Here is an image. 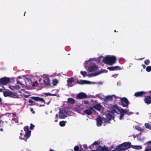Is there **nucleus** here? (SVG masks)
<instances>
[{
    "label": "nucleus",
    "instance_id": "1",
    "mask_svg": "<svg viewBox=\"0 0 151 151\" xmlns=\"http://www.w3.org/2000/svg\"><path fill=\"white\" fill-rule=\"evenodd\" d=\"M22 79L23 80L18 81L17 85L15 86H9V88L12 90H14L19 89L21 87H22L24 84H25V85L28 86L30 85L31 82L29 76H25L23 77Z\"/></svg>",
    "mask_w": 151,
    "mask_h": 151
},
{
    "label": "nucleus",
    "instance_id": "2",
    "mask_svg": "<svg viewBox=\"0 0 151 151\" xmlns=\"http://www.w3.org/2000/svg\"><path fill=\"white\" fill-rule=\"evenodd\" d=\"M112 111L113 112H115L116 113H118L119 112H121L120 115V116L119 119L121 120L122 117L124 116L125 114H127L128 115H130L132 114L131 112H129L127 110H124L122 109L121 111H120L119 109L117 107L116 105H115L112 107Z\"/></svg>",
    "mask_w": 151,
    "mask_h": 151
},
{
    "label": "nucleus",
    "instance_id": "3",
    "mask_svg": "<svg viewBox=\"0 0 151 151\" xmlns=\"http://www.w3.org/2000/svg\"><path fill=\"white\" fill-rule=\"evenodd\" d=\"M116 60V58L114 56L108 55L103 58V61L106 64L112 65L115 63Z\"/></svg>",
    "mask_w": 151,
    "mask_h": 151
},
{
    "label": "nucleus",
    "instance_id": "4",
    "mask_svg": "<svg viewBox=\"0 0 151 151\" xmlns=\"http://www.w3.org/2000/svg\"><path fill=\"white\" fill-rule=\"evenodd\" d=\"M91 60H92L90 59L89 60L85 62L84 63L85 68L86 69H87L90 72L95 71L98 68V67L96 66H91L88 67V69H87L86 68V65L88 63H89V64H91Z\"/></svg>",
    "mask_w": 151,
    "mask_h": 151
},
{
    "label": "nucleus",
    "instance_id": "5",
    "mask_svg": "<svg viewBox=\"0 0 151 151\" xmlns=\"http://www.w3.org/2000/svg\"><path fill=\"white\" fill-rule=\"evenodd\" d=\"M131 147V144L129 142H124L120 145L118 147L120 151L125 150Z\"/></svg>",
    "mask_w": 151,
    "mask_h": 151
},
{
    "label": "nucleus",
    "instance_id": "6",
    "mask_svg": "<svg viewBox=\"0 0 151 151\" xmlns=\"http://www.w3.org/2000/svg\"><path fill=\"white\" fill-rule=\"evenodd\" d=\"M52 76H50L46 74H44L43 75L42 77L43 79V82L44 84L45 85H48L50 84V80L49 78V77H51Z\"/></svg>",
    "mask_w": 151,
    "mask_h": 151
},
{
    "label": "nucleus",
    "instance_id": "7",
    "mask_svg": "<svg viewBox=\"0 0 151 151\" xmlns=\"http://www.w3.org/2000/svg\"><path fill=\"white\" fill-rule=\"evenodd\" d=\"M67 112L65 109H60L59 117L60 119H64L67 117Z\"/></svg>",
    "mask_w": 151,
    "mask_h": 151
},
{
    "label": "nucleus",
    "instance_id": "8",
    "mask_svg": "<svg viewBox=\"0 0 151 151\" xmlns=\"http://www.w3.org/2000/svg\"><path fill=\"white\" fill-rule=\"evenodd\" d=\"M103 121L106 123H109V121L105 119L103 117H99L97 119V125L98 126H100L102 124Z\"/></svg>",
    "mask_w": 151,
    "mask_h": 151
},
{
    "label": "nucleus",
    "instance_id": "9",
    "mask_svg": "<svg viewBox=\"0 0 151 151\" xmlns=\"http://www.w3.org/2000/svg\"><path fill=\"white\" fill-rule=\"evenodd\" d=\"M10 81V79L7 78H3L0 79V84L5 85Z\"/></svg>",
    "mask_w": 151,
    "mask_h": 151
},
{
    "label": "nucleus",
    "instance_id": "10",
    "mask_svg": "<svg viewBox=\"0 0 151 151\" xmlns=\"http://www.w3.org/2000/svg\"><path fill=\"white\" fill-rule=\"evenodd\" d=\"M77 83L80 84H91L95 83V82H92L89 81H88L84 80H78L77 81Z\"/></svg>",
    "mask_w": 151,
    "mask_h": 151
},
{
    "label": "nucleus",
    "instance_id": "11",
    "mask_svg": "<svg viewBox=\"0 0 151 151\" xmlns=\"http://www.w3.org/2000/svg\"><path fill=\"white\" fill-rule=\"evenodd\" d=\"M107 70H102L98 73H93L90 75H88V76L89 77H92V76H96L98 75H99L101 73H107Z\"/></svg>",
    "mask_w": 151,
    "mask_h": 151
},
{
    "label": "nucleus",
    "instance_id": "12",
    "mask_svg": "<svg viewBox=\"0 0 151 151\" xmlns=\"http://www.w3.org/2000/svg\"><path fill=\"white\" fill-rule=\"evenodd\" d=\"M122 106L123 107L127 106L128 105V101L125 98H121Z\"/></svg>",
    "mask_w": 151,
    "mask_h": 151
},
{
    "label": "nucleus",
    "instance_id": "13",
    "mask_svg": "<svg viewBox=\"0 0 151 151\" xmlns=\"http://www.w3.org/2000/svg\"><path fill=\"white\" fill-rule=\"evenodd\" d=\"M77 97L78 99H82L86 98L87 96L85 93L81 92L77 95Z\"/></svg>",
    "mask_w": 151,
    "mask_h": 151
},
{
    "label": "nucleus",
    "instance_id": "14",
    "mask_svg": "<svg viewBox=\"0 0 151 151\" xmlns=\"http://www.w3.org/2000/svg\"><path fill=\"white\" fill-rule=\"evenodd\" d=\"M31 98L36 101H40L43 102L45 104V100L42 98H40L38 97L34 96L31 97Z\"/></svg>",
    "mask_w": 151,
    "mask_h": 151
},
{
    "label": "nucleus",
    "instance_id": "15",
    "mask_svg": "<svg viewBox=\"0 0 151 151\" xmlns=\"http://www.w3.org/2000/svg\"><path fill=\"white\" fill-rule=\"evenodd\" d=\"M113 98L116 99V97L114 95L108 96L105 97V99L106 101H112Z\"/></svg>",
    "mask_w": 151,
    "mask_h": 151
},
{
    "label": "nucleus",
    "instance_id": "16",
    "mask_svg": "<svg viewBox=\"0 0 151 151\" xmlns=\"http://www.w3.org/2000/svg\"><path fill=\"white\" fill-rule=\"evenodd\" d=\"M92 108H93V111H94V109L98 111H100L102 107L100 104H98L96 105L93 107H92Z\"/></svg>",
    "mask_w": 151,
    "mask_h": 151
},
{
    "label": "nucleus",
    "instance_id": "17",
    "mask_svg": "<svg viewBox=\"0 0 151 151\" xmlns=\"http://www.w3.org/2000/svg\"><path fill=\"white\" fill-rule=\"evenodd\" d=\"M144 101L147 104L151 103V96H145Z\"/></svg>",
    "mask_w": 151,
    "mask_h": 151
},
{
    "label": "nucleus",
    "instance_id": "18",
    "mask_svg": "<svg viewBox=\"0 0 151 151\" xmlns=\"http://www.w3.org/2000/svg\"><path fill=\"white\" fill-rule=\"evenodd\" d=\"M73 81V79L72 78L68 79L67 80V85L69 87H71L74 85L72 84V83Z\"/></svg>",
    "mask_w": 151,
    "mask_h": 151
},
{
    "label": "nucleus",
    "instance_id": "19",
    "mask_svg": "<svg viewBox=\"0 0 151 151\" xmlns=\"http://www.w3.org/2000/svg\"><path fill=\"white\" fill-rule=\"evenodd\" d=\"M107 68L110 70L111 71H113L117 70H119L121 69L120 68L119 66L108 67Z\"/></svg>",
    "mask_w": 151,
    "mask_h": 151
},
{
    "label": "nucleus",
    "instance_id": "20",
    "mask_svg": "<svg viewBox=\"0 0 151 151\" xmlns=\"http://www.w3.org/2000/svg\"><path fill=\"white\" fill-rule=\"evenodd\" d=\"M10 97L17 98H18L19 96L17 93L11 92Z\"/></svg>",
    "mask_w": 151,
    "mask_h": 151
},
{
    "label": "nucleus",
    "instance_id": "21",
    "mask_svg": "<svg viewBox=\"0 0 151 151\" xmlns=\"http://www.w3.org/2000/svg\"><path fill=\"white\" fill-rule=\"evenodd\" d=\"M93 108H91L90 109L86 110L84 111V112L88 115H90L92 113Z\"/></svg>",
    "mask_w": 151,
    "mask_h": 151
},
{
    "label": "nucleus",
    "instance_id": "22",
    "mask_svg": "<svg viewBox=\"0 0 151 151\" xmlns=\"http://www.w3.org/2000/svg\"><path fill=\"white\" fill-rule=\"evenodd\" d=\"M58 83V80L56 79H55L52 80V83L53 86H56Z\"/></svg>",
    "mask_w": 151,
    "mask_h": 151
},
{
    "label": "nucleus",
    "instance_id": "23",
    "mask_svg": "<svg viewBox=\"0 0 151 151\" xmlns=\"http://www.w3.org/2000/svg\"><path fill=\"white\" fill-rule=\"evenodd\" d=\"M68 102L70 104H73L75 103V100L73 98H70L68 99Z\"/></svg>",
    "mask_w": 151,
    "mask_h": 151
},
{
    "label": "nucleus",
    "instance_id": "24",
    "mask_svg": "<svg viewBox=\"0 0 151 151\" xmlns=\"http://www.w3.org/2000/svg\"><path fill=\"white\" fill-rule=\"evenodd\" d=\"M144 93H145V92H144L143 91L137 92L136 93H135L134 95L136 97H138V96H142Z\"/></svg>",
    "mask_w": 151,
    "mask_h": 151
},
{
    "label": "nucleus",
    "instance_id": "25",
    "mask_svg": "<svg viewBox=\"0 0 151 151\" xmlns=\"http://www.w3.org/2000/svg\"><path fill=\"white\" fill-rule=\"evenodd\" d=\"M11 92L5 91L4 93V94L5 96H11Z\"/></svg>",
    "mask_w": 151,
    "mask_h": 151
},
{
    "label": "nucleus",
    "instance_id": "26",
    "mask_svg": "<svg viewBox=\"0 0 151 151\" xmlns=\"http://www.w3.org/2000/svg\"><path fill=\"white\" fill-rule=\"evenodd\" d=\"M148 147L146 149V151H151V141L148 142Z\"/></svg>",
    "mask_w": 151,
    "mask_h": 151
},
{
    "label": "nucleus",
    "instance_id": "27",
    "mask_svg": "<svg viewBox=\"0 0 151 151\" xmlns=\"http://www.w3.org/2000/svg\"><path fill=\"white\" fill-rule=\"evenodd\" d=\"M131 147H132L133 148H134L135 149L139 150L141 149L142 148V147L140 146H131Z\"/></svg>",
    "mask_w": 151,
    "mask_h": 151
},
{
    "label": "nucleus",
    "instance_id": "28",
    "mask_svg": "<svg viewBox=\"0 0 151 151\" xmlns=\"http://www.w3.org/2000/svg\"><path fill=\"white\" fill-rule=\"evenodd\" d=\"M30 133V131H28L25 132L24 136V137H26V140L29 137Z\"/></svg>",
    "mask_w": 151,
    "mask_h": 151
},
{
    "label": "nucleus",
    "instance_id": "29",
    "mask_svg": "<svg viewBox=\"0 0 151 151\" xmlns=\"http://www.w3.org/2000/svg\"><path fill=\"white\" fill-rule=\"evenodd\" d=\"M66 122L64 121H61L59 123V125L61 127H63L65 126Z\"/></svg>",
    "mask_w": 151,
    "mask_h": 151
},
{
    "label": "nucleus",
    "instance_id": "30",
    "mask_svg": "<svg viewBox=\"0 0 151 151\" xmlns=\"http://www.w3.org/2000/svg\"><path fill=\"white\" fill-rule=\"evenodd\" d=\"M145 127L147 128L151 129V125L148 123H145Z\"/></svg>",
    "mask_w": 151,
    "mask_h": 151
},
{
    "label": "nucleus",
    "instance_id": "31",
    "mask_svg": "<svg viewBox=\"0 0 151 151\" xmlns=\"http://www.w3.org/2000/svg\"><path fill=\"white\" fill-rule=\"evenodd\" d=\"M81 74L83 75L84 76H86L87 75V72L86 71H81Z\"/></svg>",
    "mask_w": 151,
    "mask_h": 151
},
{
    "label": "nucleus",
    "instance_id": "32",
    "mask_svg": "<svg viewBox=\"0 0 151 151\" xmlns=\"http://www.w3.org/2000/svg\"><path fill=\"white\" fill-rule=\"evenodd\" d=\"M146 70L148 72H150L151 70V66H147L146 68Z\"/></svg>",
    "mask_w": 151,
    "mask_h": 151
},
{
    "label": "nucleus",
    "instance_id": "33",
    "mask_svg": "<svg viewBox=\"0 0 151 151\" xmlns=\"http://www.w3.org/2000/svg\"><path fill=\"white\" fill-rule=\"evenodd\" d=\"M24 130L26 132L28 131H30L29 130V127L27 126L24 127Z\"/></svg>",
    "mask_w": 151,
    "mask_h": 151
},
{
    "label": "nucleus",
    "instance_id": "34",
    "mask_svg": "<svg viewBox=\"0 0 151 151\" xmlns=\"http://www.w3.org/2000/svg\"><path fill=\"white\" fill-rule=\"evenodd\" d=\"M144 63L146 65H148L150 63V60H146L145 61Z\"/></svg>",
    "mask_w": 151,
    "mask_h": 151
},
{
    "label": "nucleus",
    "instance_id": "35",
    "mask_svg": "<svg viewBox=\"0 0 151 151\" xmlns=\"http://www.w3.org/2000/svg\"><path fill=\"white\" fill-rule=\"evenodd\" d=\"M46 96H56V94H51L50 93H45V94Z\"/></svg>",
    "mask_w": 151,
    "mask_h": 151
},
{
    "label": "nucleus",
    "instance_id": "36",
    "mask_svg": "<svg viewBox=\"0 0 151 151\" xmlns=\"http://www.w3.org/2000/svg\"><path fill=\"white\" fill-rule=\"evenodd\" d=\"M74 150L75 151H78L79 150V147L78 146H76L74 148Z\"/></svg>",
    "mask_w": 151,
    "mask_h": 151
},
{
    "label": "nucleus",
    "instance_id": "37",
    "mask_svg": "<svg viewBox=\"0 0 151 151\" xmlns=\"http://www.w3.org/2000/svg\"><path fill=\"white\" fill-rule=\"evenodd\" d=\"M100 151H108L107 149L105 148H102Z\"/></svg>",
    "mask_w": 151,
    "mask_h": 151
},
{
    "label": "nucleus",
    "instance_id": "38",
    "mask_svg": "<svg viewBox=\"0 0 151 151\" xmlns=\"http://www.w3.org/2000/svg\"><path fill=\"white\" fill-rule=\"evenodd\" d=\"M80 106H77L76 108V109L78 111H80Z\"/></svg>",
    "mask_w": 151,
    "mask_h": 151
},
{
    "label": "nucleus",
    "instance_id": "39",
    "mask_svg": "<svg viewBox=\"0 0 151 151\" xmlns=\"http://www.w3.org/2000/svg\"><path fill=\"white\" fill-rule=\"evenodd\" d=\"M29 103H30L32 104L31 105H34L33 104L34 103V101L32 100H29Z\"/></svg>",
    "mask_w": 151,
    "mask_h": 151
},
{
    "label": "nucleus",
    "instance_id": "40",
    "mask_svg": "<svg viewBox=\"0 0 151 151\" xmlns=\"http://www.w3.org/2000/svg\"><path fill=\"white\" fill-rule=\"evenodd\" d=\"M13 121H15V122L16 123H17L18 122V119H17V118H14L13 119Z\"/></svg>",
    "mask_w": 151,
    "mask_h": 151
},
{
    "label": "nucleus",
    "instance_id": "41",
    "mask_svg": "<svg viewBox=\"0 0 151 151\" xmlns=\"http://www.w3.org/2000/svg\"><path fill=\"white\" fill-rule=\"evenodd\" d=\"M98 144V142H95L91 145L90 146L91 148V147H93V146L96 145H97Z\"/></svg>",
    "mask_w": 151,
    "mask_h": 151
},
{
    "label": "nucleus",
    "instance_id": "42",
    "mask_svg": "<svg viewBox=\"0 0 151 151\" xmlns=\"http://www.w3.org/2000/svg\"><path fill=\"white\" fill-rule=\"evenodd\" d=\"M107 117L108 119H111L112 117V116L110 115H107Z\"/></svg>",
    "mask_w": 151,
    "mask_h": 151
},
{
    "label": "nucleus",
    "instance_id": "43",
    "mask_svg": "<svg viewBox=\"0 0 151 151\" xmlns=\"http://www.w3.org/2000/svg\"><path fill=\"white\" fill-rule=\"evenodd\" d=\"M32 86H37V82L34 83L32 84Z\"/></svg>",
    "mask_w": 151,
    "mask_h": 151
},
{
    "label": "nucleus",
    "instance_id": "44",
    "mask_svg": "<svg viewBox=\"0 0 151 151\" xmlns=\"http://www.w3.org/2000/svg\"><path fill=\"white\" fill-rule=\"evenodd\" d=\"M34 127V125H33L32 124H31L30 129H32Z\"/></svg>",
    "mask_w": 151,
    "mask_h": 151
},
{
    "label": "nucleus",
    "instance_id": "45",
    "mask_svg": "<svg viewBox=\"0 0 151 151\" xmlns=\"http://www.w3.org/2000/svg\"><path fill=\"white\" fill-rule=\"evenodd\" d=\"M83 103L85 104H88V102L87 101H83Z\"/></svg>",
    "mask_w": 151,
    "mask_h": 151
},
{
    "label": "nucleus",
    "instance_id": "46",
    "mask_svg": "<svg viewBox=\"0 0 151 151\" xmlns=\"http://www.w3.org/2000/svg\"><path fill=\"white\" fill-rule=\"evenodd\" d=\"M113 151H120L119 149H118V148L117 147V148H116V149H115V150H113Z\"/></svg>",
    "mask_w": 151,
    "mask_h": 151
},
{
    "label": "nucleus",
    "instance_id": "47",
    "mask_svg": "<svg viewBox=\"0 0 151 151\" xmlns=\"http://www.w3.org/2000/svg\"><path fill=\"white\" fill-rule=\"evenodd\" d=\"M30 110L31 111H32L33 113H35V112L33 111V109L32 108H31Z\"/></svg>",
    "mask_w": 151,
    "mask_h": 151
},
{
    "label": "nucleus",
    "instance_id": "48",
    "mask_svg": "<svg viewBox=\"0 0 151 151\" xmlns=\"http://www.w3.org/2000/svg\"><path fill=\"white\" fill-rule=\"evenodd\" d=\"M83 147L85 148H87V146L86 145H83Z\"/></svg>",
    "mask_w": 151,
    "mask_h": 151
},
{
    "label": "nucleus",
    "instance_id": "49",
    "mask_svg": "<svg viewBox=\"0 0 151 151\" xmlns=\"http://www.w3.org/2000/svg\"><path fill=\"white\" fill-rule=\"evenodd\" d=\"M117 76V75H115L112 76V77H114L115 78H116Z\"/></svg>",
    "mask_w": 151,
    "mask_h": 151
},
{
    "label": "nucleus",
    "instance_id": "50",
    "mask_svg": "<svg viewBox=\"0 0 151 151\" xmlns=\"http://www.w3.org/2000/svg\"><path fill=\"white\" fill-rule=\"evenodd\" d=\"M142 66H143V68H145V66L144 65H142Z\"/></svg>",
    "mask_w": 151,
    "mask_h": 151
},
{
    "label": "nucleus",
    "instance_id": "51",
    "mask_svg": "<svg viewBox=\"0 0 151 151\" xmlns=\"http://www.w3.org/2000/svg\"><path fill=\"white\" fill-rule=\"evenodd\" d=\"M56 117V118H58V114H56V116H55Z\"/></svg>",
    "mask_w": 151,
    "mask_h": 151
},
{
    "label": "nucleus",
    "instance_id": "52",
    "mask_svg": "<svg viewBox=\"0 0 151 151\" xmlns=\"http://www.w3.org/2000/svg\"><path fill=\"white\" fill-rule=\"evenodd\" d=\"M41 79H39V81L40 82L41 81Z\"/></svg>",
    "mask_w": 151,
    "mask_h": 151
},
{
    "label": "nucleus",
    "instance_id": "53",
    "mask_svg": "<svg viewBox=\"0 0 151 151\" xmlns=\"http://www.w3.org/2000/svg\"><path fill=\"white\" fill-rule=\"evenodd\" d=\"M0 130L1 131H2L3 130V129H2L1 128V129H0Z\"/></svg>",
    "mask_w": 151,
    "mask_h": 151
},
{
    "label": "nucleus",
    "instance_id": "54",
    "mask_svg": "<svg viewBox=\"0 0 151 151\" xmlns=\"http://www.w3.org/2000/svg\"><path fill=\"white\" fill-rule=\"evenodd\" d=\"M2 91V89H1L0 88V92H1Z\"/></svg>",
    "mask_w": 151,
    "mask_h": 151
},
{
    "label": "nucleus",
    "instance_id": "55",
    "mask_svg": "<svg viewBox=\"0 0 151 151\" xmlns=\"http://www.w3.org/2000/svg\"><path fill=\"white\" fill-rule=\"evenodd\" d=\"M50 151H54L53 150H51Z\"/></svg>",
    "mask_w": 151,
    "mask_h": 151
},
{
    "label": "nucleus",
    "instance_id": "56",
    "mask_svg": "<svg viewBox=\"0 0 151 151\" xmlns=\"http://www.w3.org/2000/svg\"><path fill=\"white\" fill-rule=\"evenodd\" d=\"M57 121H58V120H55V122H57Z\"/></svg>",
    "mask_w": 151,
    "mask_h": 151
},
{
    "label": "nucleus",
    "instance_id": "57",
    "mask_svg": "<svg viewBox=\"0 0 151 151\" xmlns=\"http://www.w3.org/2000/svg\"><path fill=\"white\" fill-rule=\"evenodd\" d=\"M1 98H0V102L1 101Z\"/></svg>",
    "mask_w": 151,
    "mask_h": 151
},
{
    "label": "nucleus",
    "instance_id": "58",
    "mask_svg": "<svg viewBox=\"0 0 151 151\" xmlns=\"http://www.w3.org/2000/svg\"><path fill=\"white\" fill-rule=\"evenodd\" d=\"M20 135H22V133H20Z\"/></svg>",
    "mask_w": 151,
    "mask_h": 151
},
{
    "label": "nucleus",
    "instance_id": "59",
    "mask_svg": "<svg viewBox=\"0 0 151 151\" xmlns=\"http://www.w3.org/2000/svg\"><path fill=\"white\" fill-rule=\"evenodd\" d=\"M21 139H24V138H21Z\"/></svg>",
    "mask_w": 151,
    "mask_h": 151
},
{
    "label": "nucleus",
    "instance_id": "60",
    "mask_svg": "<svg viewBox=\"0 0 151 151\" xmlns=\"http://www.w3.org/2000/svg\"><path fill=\"white\" fill-rule=\"evenodd\" d=\"M18 78H20V77H19Z\"/></svg>",
    "mask_w": 151,
    "mask_h": 151
},
{
    "label": "nucleus",
    "instance_id": "61",
    "mask_svg": "<svg viewBox=\"0 0 151 151\" xmlns=\"http://www.w3.org/2000/svg\"><path fill=\"white\" fill-rule=\"evenodd\" d=\"M136 129H137V127H136Z\"/></svg>",
    "mask_w": 151,
    "mask_h": 151
},
{
    "label": "nucleus",
    "instance_id": "62",
    "mask_svg": "<svg viewBox=\"0 0 151 151\" xmlns=\"http://www.w3.org/2000/svg\"><path fill=\"white\" fill-rule=\"evenodd\" d=\"M44 106V105H42V106Z\"/></svg>",
    "mask_w": 151,
    "mask_h": 151
},
{
    "label": "nucleus",
    "instance_id": "63",
    "mask_svg": "<svg viewBox=\"0 0 151 151\" xmlns=\"http://www.w3.org/2000/svg\"><path fill=\"white\" fill-rule=\"evenodd\" d=\"M114 31H115V32H116V30H115Z\"/></svg>",
    "mask_w": 151,
    "mask_h": 151
},
{
    "label": "nucleus",
    "instance_id": "64",
    "mask_svg": "<svg viewBox=\"0 0 151 151\" xmlns=\"http://www.w3.org/2000/svg\"><path fill=\"white\" fill-rule=\"evenodd\" d=\"M1 122V121L0 120V123Z\"/></svg>",
    "mask_w": 151,
    "mask_h": 151
}]
</instances>
